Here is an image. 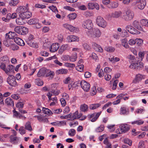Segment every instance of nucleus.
<instances>
[{
	"mask_svg": "<svg viewBox=\"0 0 148 148\" xmlns=\"http://www.w3.org/2000/svg\"><path fill=\"white\" fill-rule=\"evenodd\" d=\"M19 132L22 135L25 134V130L23 127H21L19 129Z\"/></svg>",
	"mask_w": 148,
	"mask_h": 148,
	"instance_id": "nucleus-61",
	"label": "nucleus"
},
{
	"mask_svg": "<svg viewBox=\"0 0 148 148\" xmlns=\"http://www.w3.org/2000/svg\"><path fill=\"white\" fill-rule=\"evenodd\" d=\"M134 16L133 12L129 9L123 14L122 18L125 21H128L132 20Z\"/></svg>",
	"mask_w": 148,
	"mask_h": 148,
	"instance_id": "nucleus-1",
	"label": "nucleus"
},
{
	"mask_svg": "<svg viewBox=\"0 0 148 148\" xmlns=\"http://www.w3.org/2000/svg\"><path fill=\"white\" fill-rule=\"evenodd\" d=\"M0 60L3 62L7 61H9L8 58L7 56H4L0 58Z\"/></svg>",
	"mask_w": 148,
	"mask_h": 148,
	"instance_id": "nucleus-56",
	"label": "nucleus"
},
{
	"mask_svg": "<svg viewBox=\"0 0 148 148\" xmlns=\"http://www.w3.org/2000/svg\"><path fill=\"white\" fill-rule=\"evenodd\" d=\"M77 15L75 13H72L69 14L67 17L70 20L75 19Z\"/></svg>",
	"mask_w": 148,
	"mask_h": 148,
	"instance_id": "nucleus-33",
	"label": "nucleus"
},
{
	"mask_svg": "<svg viewBox=\"0 0 148 148\" xmlns=\"http://www.w3.org/2000/svg\"><path fill=\"white\" fill-rule=\"evenodd\" d=\"M84 66L83 64H77V66H76V69L80 72H82L83 71Z\"/></svg>",
	"mask_w": 148,
	"mask_h": 148,
	"instance_id": "nucleus-43",
	"label": "nucleus"
},
{
	"mask_svg": "<svg viewBox=\"0 0 148 148\" xmlns=\"http://www.w3.org/2000/svg\"><path fill=\"white\" fill-rule=\"evenodd\" d=\"M36 84L39 86H41L43 84V82L39 79H36Z\"/></svg>",
	"mask_w": 148,
	"mask_h": 148,
	"instance_id": "nucleus-54",
	"label": "nucleus"
},
{
	"mask_svg": "<svg viewBox=\"0 0 148 148\" xmlns=\"http://www.w3.org/2000/svg\"><path fill=\"white\" fill-rule=\"evenodd\" d=\"M22 20L21 18V19L18 18L16 19V22L17 24L19 25H22L23 23Z\"/></svg>",
	"mask_w": 148,
	"mask_h": 148,
	"instance_id": "nucleus-57",
	"label": "nucleus"
},
{
	"mask_svg": "<svg viewBox=\"0 0 148 148\" xmlns=\"http://www.w3.org/2000/svg\"><path fill=\"white\" fill-rule=\"evenodd\" d=\"M78 114V111H76L75 113L72 114L70 113L69 114H71L69 119H68L69 120L73 121L75 119H77V114Z\"/></svg>",
	"mask_w": 148,
	"mask_h": 148,
	"instance_id": "nucleus-20",
	"label": "nucleus"
},
{
	"mask_svg": "<svg viewBox=\"0 0 148 148\" xmlns=\"http://www.w3.org/2000/svg\"><path fill=\"white\" fill-rule=\"evenodd\" d=\"M92 33L91 34V36L93 38L99 37L101 35V32L98 29H92Z\"/></svg>",
	"mask_w": 148,
	"mask_h": 148,
	"instance_id": "nucleus-8",
	"label": "nucleus"
},
{
	"mask_svg": "<svg viewBox=\"0 0 148 148\" xmlns=\"http://www.w3.org/2000/svg\"><path fill=\"white\" fill-rule=\"evenodd\" d=\"M124 141L125 143L129 145L130 146L132 145V141L128 138L125 139Z\"/></svg>",
	"mask_w": 148,
	"mask_h": 148,
	"instance_id": "nucleus-58",
	"label": "nucleus"
},
{
	"mask_svg": "<svg viewBox=\"0 0 148 148\" xmlns=\"http://www.w3.org/2000/svg\"><path fill=\"white\" fill-rule=\"evenodd\" d=\"M24 104L23 102H19L17 103L16 107L19 108H22L23 107Z\"/></svg>",
	"mask_w": 148,
	"mask_h": 148,
	"instance_id": "nucleus-55",
	"label": "nucleus"
},
{
	"mask_svg": "<svg viewBox=\"0 0 148 148\" xmlns=\"http://www.w3.org/2000/svg\"><path fill=\"white\" fill-rule=\"evenodd\" d=\"M11 34V32H9L8 33L6 34H5V38H8L10 39H13Z\"/></svg>",
	"mask_w": 148,
	"mask_h": 148,
	"instance_id": "nucleus-53",
	"label": "nucleus"
},
{
	"mask_svg": "<svg viewBox=\"0 0 148 148\" xmlns=\"http://www.w3.org/2000/svg\"><path fill=\"white\" fill-rule=\"evenodd\" d=\"M18 0H11L9 2V4L10 6H15L18 3Z\"/></svg>",
	"mask_w": 148,
	"mask_h": 148,
	"instance_id": "nucleus-39",
	"label": "nucleus"
},
{
	"mask_svg": "<svg viewBox=\"0 0 148 148\" xmlns=\"http://www.w3.org/2000/svg\"><path fill=\"white\" fill-rule=\"evenodd\" d=\"M59 48L58 44L55 43L52 44L51 46L49 49L50 51L52 52H54L56 51Z\"/></svg>",
	"mask_w": 148,
	"mask_h": 148,
	"instance_id": "nucleus-12",
	"label": "nucleus"
},
{
	"mask_svg": "<svg viewBox=\"0 0 148 148\" xmlns=\"http://www.w3.org/2000/svg\"><path fill=\"white\" fill-rule=\"evenodd\" d=\"M14 66L12 65H9L7 66L6 69L5 70V72L7 74L9 75L11 73H14Z\"/></svg>",
	"mask_w": 148,
	"mask_h": 148,
	"instance_id": "nucleus-9",
	"label": "nucleus"
},
{
	"mask_svg": "<svg viewBox=\"0 0 148 148\" xmlns=\"http://www.w3.org/2000/svg\"><path fill=\"white\" fill-rule=\"evenodd\" d=\"M129 67L131 69H137L139 68V66L137 63H133L130 64Z\"/></svg>",
	"mask_w": 148,
	"mask_h": 148,
	"instance_id": "nucleus-34",
	"label": "nucleus"
},
{
	"mask_svg": "<svg viewBox=\"0 0 148 148\" xmlns=\"http://www.w3.org/2000/svg\"><path fill=\"white\" fill-rule=\"evenodd\" d=\"M140 23L143 26H148V20L142 19Z\"/></svg>",
	"mask_w": 148,
	"mask_h": 148,
	"instance_id": "nucleus-50",
	"label": "nucleus"
},
{
	"mask_svg": "<svg viewBox=\"0 0 148 148\" xmlns=\"http://www.w3.org/2000/svg\"><path fill=\"white\" fill-rule=\"evenodd\" d=\"M109 59L110 61L111 62H112V63H114L115 62H117L119 61L120 60V59L117 57H113V58H109Z\"/></svg>",
	"mask_w": 148,
	"mask_h": 148,
	"instance_id": "nucleus-47",
	"label": "nucleus"
},
{
	"mask_svg": "<svg viewBox=\"0 0 148 148\" xmlns=\"http://www.w3.org/2000/svg\"><path fill=\"white\" fill-rule=\"evenodd\" d=\"M129 44L131 45H134L136 43V41L135 40L131 39L128 41Z\"/></svg>",
	"mask_w": 148,
	"mask_h": 148,
	"instance_id": "nucleus-63",
	"label": "nucleus"
},
{
	"mask_svg": "<svg viewBox=\"0 0 148 148\" xmlns=\"http://www.w3.org/2000/svg\"><path fill=\"white\" fill-rule=\"evenodd\" d=\"M132 25L135 28L139 30L143 31V29L141 27L139 22L136 21H134L132 23Z\"/></svg>",
	"mask_w": 148,
	"mask_h": 148,
	"instance_id": "nucleus-18",
	"label": "nucleus"
},
{
	"mask_svg": "<svg viewBox=\"0 0 148 148\" xmlns=\"http://www.w3.org/2000/svg\"><path fill=\"white\" fill-rule=\"evenodd\" d=\"M68 46L67 45H62L59 49L58 52L60 54H62L63 52L66 50Z\"/></svg>",
	"mask_w": 148,
	"mask_h": 148,
	"instance_id": "nucleus-30",
	"label": "nucleus"
},
{
	"mask_svg": "<svg viewBox=\"0 0 148 148\" xmlns=\"http://www.w3.org/2000/svg\"><path fill=\"white\" fill-rule=\"evenodd\" d=\"M144 121L141 120L136 121L134 122H132L131 124L132 125L136 124L138 125H140L144 123Z\"/></svg>",
	"mask_w": 148,
	"mask_h": 148,
	"instance_id": "nucleus-42",
	"label": "nucleus"
},
{
	"mask_svg": "<svg viewBox=\"0 0 148 148\" xmlns=\"http://www.w3.org/2000/svg\"><path fill=\"white\" fill-rule=\"evenodd\" d=\"M126 29L129 32L133 34H138L140 33V32L138 31L132 26L130 25H127L125 27Z\"/></svg>",
	"mask_w": 148,
	"mask_h": 148,
	"instance_id": "nucleus-6",
	"label": "nucleus"
},
{
	"mask_svg": "<svg viewBox=\"0 0 148 148\" xmlns=\"http://www.w3.org/2000/svg\"><path fill=\"white\" fill-rule=\"evenodd\" d=\"M122 14L121 12L120 11L115 12L112 13L110 15L111 17L117 18L119 17Z\"/></svg>",
	"mask_w": 148,
	"mask_h": 148,
	"instance_id": "nucleus-22",
	"label": "nucleus"
},
{
	"mask_svg": "<svg viewBox=\"0 0 148 148\" xmlns=\"http://www.w3.org/2000/svg\"><path fill=\"white\" fill-rule=\"evenodd\" d=\"M77 54L76 53H74L69 58L70 60L72 62H74L76 61L77 58Z\"/></svg>",
	"mask_w": 148,
	"mask_h": 148,
	"instance_id": "nucleus-38",
	"label": "nucleus"
},
{
	"mask_svg": "<svg viewBox=\"0 0 148 148\" xmlns=\"http://www.w3.org/2000/svg\"><path fill=\"white\" fill-rule=\"evenodd\" d=\"M80 110L81 111L83 112H87L88 110V106L85 104H82L80 106Z\"/></svg>",
	"mask_w": 148,
	"mask_h": 148,
	"instance_id": "nucleus-25",
	"label": "nucleus"
},
{
	"mask_svg": "<svg viewBox=\"0 0 148 148\" xmlns=\"http://www.w3.org/2000/svg\"><path fill=\"white\" fill-rule=\"evenodd\" d=\"M96 23L99 26L103 28L106 27L107 25L106 21L100 16H98L97 18Z\"/></svg>",
	"mask_w": 148,
	"mask_h": 148,
	"instance_id": "nucleus-2",
	"label": "nucleus"
},
{
	"mask_svg": "<svg viewBox=\"0 0 148 148\" xmlns=\"http://www.w3.org/2000/svg\"><path fill=\"white\" fill-rule=\"evenodd\" d=\"M120 113L121 114H127L129 113L128 109L125 107H121L120 109Z\"/></svg>",
	"mask_w": 148,
	"mask_h": 148,
	"instance_id": "nucleus-23",
	"label": "nucleus"
},
{
	"mask_svg": "<svg viewBox=\"0 0 148 148\" xmlns=\"http://www.w3.org/2000/svg\"><path fill=\"white\" fill-rule=\"evenodd\" d=\"M95 3H89L88 4V8L89 9H94Z\"/></svg>",
	"mask_w": 148,
	"mask_h": 148,
	"instance_id": "nucleus-60",
	"label": "nucleus"
},
{
	"mask_svg": "<svg viewBox=\"0 0 148 148\" xmlns=\"http://www.w3.org/2000/svg\"><path fill=\"white\" fill-rule=\"evenodd\" d=\"M112 70L109 67H106L104 69V72L105 73H109L111 72Z\"/></svg>",
	"mask_w": 148,
	"mask_h": 148,
	"instance_id": "nucleus-62",
	"label": "nucleus"
},
{
	"mask_svg": "<svg viewBox=\"0 0 148 148\" xmlns=\"http://www.w3.org/2000/svg\"><path fill=\"white\" fill-rule=\"evenodd\" d=\"M26 7L25 6H20L17 9L16 12L17 14L18 15L21 13L22 12V11L25 10Z\"/></svg>",
	"mask_w": 148,
	"mask_h": 148,
	"instance_id": "nucleus-29",
	"label": "nucleus"
},
{
	"mask_svg": "<svg viewBox=\"0 0 148 148\" xmlns=\"http://www.w3.org/2000/svg\"><path fill=\"white\" fill-rule=\"evenodd\" d=\"M75 130L73 129H70L69 132V135L71 136H74L75 134Z\"/></svg>",
	"mask_w": 148,
	"mask_h": 148,
	"instance_id": "nucleus-44",
	"label": "nucleus"
},
{
	"mask_svg": "<svg viewBox=\"0 0 148 148\" xmlns=\"http://www.w3.org/2000/svg\"><path fill=\"white\" fill-rule=\"evenodd\" d=\"M101 112H98L97 113H94V114H95V115L94 116V117L91 120V121L92 122H94L95 121L99 116L101 114Z\"/></svg>",
	"mask_w": 148,
	"mask_h": 148,
	"instance_id": "nucleus-40",
	"label": "nucleus"
},
{
	"mask_svg": "<svg viewBox=\"0 0 148 148\" xmlns=\"http://www.w3.org/2000/svg\"><path fill=\"white\" fill-rule=\"evenodd\" d=\"M82 26L85 28H86L90 30H92L93 24L91 20H88L84 22L82 24Z\"/></svg>",
	"mask_w": 148,
	"mask_h": 148,
	"instance_id": "nucleus-7",
	"label": "nucleus"
},
{
	"mask_svg": "<svg viewBox=\"0 0 148 148\" xmlns=\"http://www.w3.org/2000/svg\"><path fill=\"white\" fill-rule=\"evenodd\" d=\"M118 82V80H116L113 82V87L112 88L113 90H115L116 88Z\"/></svg>",
	"mask_w": 148,
	"mask_h": 148,
	"instance_id": "nucleus-52",
	"label": "nucleus"
},
{
	"mask_svg": "<svg viewBox=\"0 0 148 148\" xmlns=\"http://www.w3.org/2000/svg\"><path fill=\"white\" fill-rule=\"evenodd\" d=\"M55 75V73L53 71H51L50 70L47 69L46 72V77H53Z\"/></svg>",
	"mask_w": 148,
	"mask_h": 148,
	"instance_id": "nucleus-26",
	"label": "nucleus"
},
{
	"mask_svg": "<svg viewBox=\"0 0 148 148\" xmlns=\"http://www.w3.org/2000/svg\"><path fill=\"white\" fill-rule=\"evenodd\" d=\"M136 43L139 46H140L143 43V40L141 39L136 38L135 39Z\"/></svg>",
	"mask_w": 148,
	"mask_h": 148,
	"instance_id": "nucleus-49",
	"label": "nucleus"
},
{
	"mask_svg": "<svg viewBox=\"0 0 148 148\" xmlns=\"http://www.w3.org/2000/svg\"><path fill=\"white\" fill-rule=\"evenodd\" d=\"M120 131L118 132L117 131V134H122L128 132L130 129V127L127 124H122L119 126Z\"/></svg>",
	"mask_w": 148,
	"mask_h": 148,
	"instance_id": "nucleus-3",
	"label": "nucleus"
},
{
	"mask_svg": "<svg viewBox=\"0 0 148 148\" xmlns=\"http://www.w3.org/2000/svg\"><path fill=\"white\" fill-rule=\"evenodd\" d=\"M42 111L44 113L47 114H52V113L51 110L47 108H43Z\"/></svg>",
	"mask_w": 148,
	"mask_h": 148,
	"instance_id": "nucleus-36",
	"label": "nucleus"
},
{
	"mask_svg": "<svg viewBox=\"0 0 148 148\" xmlns=\"http://www.w3.org/2000/svg\"><path fill=\"white\" fill-rule=\"evenodd\" d=\"M105 49L108 52H112L114 51L115 49L112 47H106Z\"/></svg>",
	"mask_w": 148,
	"mask_h": 148,
	"instance_id": "nucleus-48",
	"label": "nucleus"
},
{
	"mask_svg": "<svg viewBox=\"0 0 148 148\" xmlns=\"http://www.w3.org/2000/svg\"><path fill=\"white\" fill-rule=\"evenodd\" d=\"M10 141L12 142L15 141H17L18 140L19 138L17 137L14 136V135H12L10 137Z\"/></svg>",
	"mask_w": 148,
	"mask_h": 148,
	"instance_id": "nucleus-45",
	"label": "nucleus"
},
{
	"mask_svg": "<svg viewBox=\"0 0 148 148\" xmlns=\"http://www.w3.org/2000/svg\"><path fill=\"white\" fill-rule=\"evenodd\" d=\"M145 77V76L142 75L140 74H138L136 75L135 79L133 80V82L134 83H136L141 81L143 79H144Z\"/></svg>",
	"mask_w": 148,
	"mask_h": 148,
	"instance_id": "nucleus-11",
	"label": "nucleus"
},
{
	"mask_svg": "<svg viewBox=\"0 0 148 148\" xmlns=\"http://www.w3.org/2000/svg\"><path fill=\"white\" fill-rule=\"evenodd\" d=\"M28 32V28L25 27L21 26V28L20 29V32L21 33L20 34L24 35L26 34Z\"/></svg>",
	"mask_w": 148,
	"mask_h": 148,
	"instance_id": "nucleus-27",
	"label": "nucleus"
},
{
	"mask_svg": "<svg viewBox=\"0 0 148 148\" xmlns=\"http://www.w3.org/2000/svg\"><path fill=\"white\" fill-rule=\"evenodd\" d=\"M38 22V20L37 18H33L30 19L27 22V23L29 25L35 24L36 23Z\"/></svg>",
	"mask_w": 148,
	"mask_h": 148,
	"instance_id": "nucleus-31",
	"label": "nucleus"
},
{
	"mask_svg": "<svg viewBox=\"0 0 148 148\" xmlns=\"http://www.w3.org/2000/svg\"><path fill=\"white\" fill-rule=\"evenodd\" d=\"M14 40L16 43L19 45L23 46L25 45L23 41L20 38L17 37L15 38Z\"/></svg>",
	"mask_w": 148,
	"mask_h": 148,
	"instance_id": "nucleus-17",
	"label": "nucleus"
},
{
	"mask_svg": "<svg viewBox=\"0 0 148 148\" xmlns=\"http://www.w3.org/2000/svg\"><path fill=\"white\" fill-rule=\"evenodd\" d=\"M3 44L6 47H9L12 44L10 40L8 38H6L3 41Z\"/></svg>",
	"mask_w": 148,
	"mask_h": 148,
	"instance_id": "nucleus-32",
	"label": "nucleus"
},
{
	"mask_svg": "<svg viewBox=\"0 0 148 148\" xmlns=\"http://www.w3.org/2000/svg\"><path fill=\"white\" fill-rule=\"evenodd\" d=\"M30 47H32L37 48L38 47V46L37 43L36 42H33L32 41L30 42L28 41V43H27Z\"/></svg>",
	"mask_w": 148,
	"mask_h": 148,
	"instance_id": "nucleus-35",
	"label": "nucleus"
},
{
	"mask_svg": "<svg viewBox=\"0 0 148 148\" xmlns=\"http://www.w3.org/2000/svg\"><path fill=\"white\" fill-rule=\"evenodd\" d=\"M47 69L45 68H42L40 69L38 72L37 76L38 77H40L41 76H43L46 74V72H47Z\"/></svg>",
	"mask_w": 148,
	"mask_h": 148,
	"instance_id": "nucleus-16",
	"label": "nucleus"
},
{
	"mask_svg": "<svg viewBox=\"0 0 148 148\" xmlns=\"http://www.w3.org/2000/svg\"><path fill=\"white\" fill-rule=\"evenodd\" d=\"M68 72V71L67 69H62L57 70L56 72V73L58 75L59 74H66Z\"/></svg>",
	"mask_w": 148,
	"mask_h": 148,
	"instance_id": "nucleus-21",
	"label": "nucleus"
},
{
	"mask_svg": "<svg viewBox=\"0 0 148 148\" xmlns=\"http://www.w3.org/2000/svg\"><path fill=\"white\" fill-rule=\"evenodd\" d=\"M104 128V126L103 125H101L100 126L98 127L96 129V131L97 132H101L103 131Z\"/></svg>",
	"mask_w": 148,
	"mask_h": 148,
	"instance_id": "nucleus-46",
	"label": "nucleus"
},
{
	"mask_svg": "<svg viewBox=\"0 0 148 148\" xmlns=\"http://www.w3.org/2000/svg\"><path fill=\"white\" fill-rule=\"evenodd\" d=\"M5 103L8 106H13L14 105L13 100L10 97H8L6 99L5 101Z\"/></svg>",
	"mask_w": 148,
	"mask_h": 148,
	"instance_id": "nucleus-19",
	"label": "nucleus"
},
{
	"mask_svg": "<svg viewBox=\"0 0 148 148\" xmlns=\"http://www.w3.org/2000/svg\"><path fill=\"white\" fill-rule=\"evenodd\" d=\"M77 84H80L82 88L86 92H88L90 89V84L84 80H82L79 83H78Z\"/></svg>",
	"mask_w": 148,
	"mask_h": 148,
	"instance_id": "nucleus-5",
	"label": "nucleus"
},
{
	"mask_svg": "<svg viewBox=\"0 0 148 148\" xmlns=\"http://www.w3.org/2000/svg\"><path fill=\"white\" fill-rule=\"evenodd\" d=\"M21 28V26H17L14 28V30L16 32L20 34L21 33L20 32Z\"/></svg>",
	"mask_w": 148,
	"mask_h": 148,
	"instance_id": "nucleus-59",
	"label": "nucleus"
},
{
	"mask_svg": "<svg viewBox=\"0 0 148 148\" xmlns=\"http://www.w3.org/2000/svg\"><path fill=\"white\" fill-rule=\"evenodd\" d=\"M101 106L99 103H95L92 104L89 107L90 109L91 110L95 109Z\"/></svg>",
	"mask_w": 148,
	"mask_h": 148,
	"instance_id": "nucleus-37",
	"label": "nucleus"
},
{
	"mask_svg": "<svg viewBox=\"0 0 148 148\" xmlns=\"http://www.w3.org/2000/svg\"><path fill=\"white\" fill-rule=\"evenodd\" d=\"M67 39L69 42L78 41L79 38L78 36L75 35H71L68 36Z\"/></svg>",
	"mask_w": 148,
	"mask_h": 148,
	"instance_id": "nucleus-13",
	"label": "nucleus"
},
{
	"mask_svg": "<svg viewBox=\"0 0 148 148\" xmlns=\"http://www.w3.org/2000/svg\"><path fill=\"white\" fill-rule=\"evenodd\" d=\"M92 46L95 51L100 52H103L102 48L99 45L96 44L95 43L93 42L92 44Z\"/></svg>",
	"mask_w": 148,
	"mask_h": 148,
	"instance_id": "nucleus-14",
	"label": "nucleus"
},
{
	"mask_svg": "<svg viewBox=\"0 0 148 148\" xmlns=\"http://www.w3.org/2000/svg\"><path fill=\"white\" fill-rule=\"evenodd\" d=\"M118 6L117 3L115 2L110 3L108 5L107 7L109 8H116Z\"/></svg>",
	"mask_w": 148,
	"mask_h": 148,
	"instance_id": "nucleus-24",
	"label": "nucleus"
},
{
	"mask_svg": "<svg viewBox=\"0 0 148 148\" xmlns=\"http://www.w3.org/2000/svg\"><path fill=\"white\" fill-rule=\"evenodd\" d=\"M49 8L53 12H54L55 13H57L58 12V10L56 6L52 5L50 6Z\"/></svg>",
	"mask_w": 148,
	"mask_h": 148,
	"instance_id": "nucleus-51",
	"label": "nucleus"
},
{
	"mask_svg": "<svg viewBox=\"0 0 148 148\" xmlns=\"http://www.w3.org/2000/svg\"><path fill=\"white\" fill-rule=\"evenodd\" d=\"M32 14L30 12L28 11L24 12L23 14H20L19 15V17L22 19L28 18L31 16Z\"/></svg>",
	"mask_w": 148,
	"mask_h": 148,
	"instance_id": "nucleus-10",
	"label": "nucleus"
},
{
	"mask_svg": "<svg viewBox=\"0 0 148 148\" xmlns=\"http://www.w3.org/2000/svg\"><path fill=\"white\" fill-rule=\"evenodd\" d=\"M122 45L125 48L127 49L129 46L127 43V40L126 38H124L121 40Z\"/></svg>",
	"mask_w": 148,
	"mask_h": 148,
	"instance_id": "nucleus-28",
	"label": "nucleus"
},
{
	"mask_svg": "<svg viewBox=\"0 0 148 148\" xmlns=\"http://www.w3.org/2000/svg\"><path fill=\"white\" fill-rule=\"evenodd\" d=\"M51 92L53 93L54 95H58L60 93V91L57 90H55L54 89H52Z\"/></svg>",
	"mask_w": 148,
	"mask_h": 148,
	"instance_id": "nucleus-64",
	"label": "nucleus"
},
{
	"mask_svg": "<svg viewBox=\"0 0 148 148\" xmlns=\"http://www.w3.org/2000/svg\"><path fill=\"white\" fill-rule=\"evenodd\" d=\"M25 129L29 131L32 130V129L29 122H27L25 125Z\"/></svg>",
	"mask_w": 148,
	"mask_h": 148,
	"instance_id": "nucleus-41",
	"label": "nucleus"
},
{
	"mask_svg": "<svg viewBox=\"0 0 148 148\" xmlns=\"http://www.w3.org/2000/svg\"><path fill=\"white\" fill-rule=\"evenodd\" d=\"M146 4L145 0H142L139 1L138 4L137 5L138 8L140 10H143Z\"/></svg>",
	"mask_w": 148,
	"mask_h": 148,
	"instance_id": "nucleus-15",
	"label": "nucleus"
},
{
	"mask_svg": "<svg viewBox=\"0 0 148 148\" xmlns=\"http://www.w3.org/2000/svg\"><path fill=\"white\" fill-rule=\"evenodd\" d=\"M7 81L10 86L14 87L17 86L15 77L13 75H9L7 79Z\"/></svg>",
	"mask_w": 148,
	"mask_h": 148,
	"instance_id": "nucleus-4",
	"label": "nucleus"
}]
</instances>
